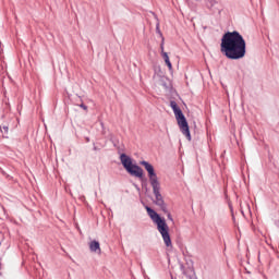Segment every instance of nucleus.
<instances>
[{
    "label": "nucleus",
    "instance_id": "obj_10",
    "mask_svg": "<svg viewBox=\"0 0 279 279\" xmlns=\"http://www.w3.org/2000/svg\"><path fill=\"white\" fill-rule=\"evenodd\" d=\"M165 215H167L168 220H170L171 222H173V217L171 216V213H169V211L167 210V213H165Z\"/></svg>",
    "mask_w": 279,
    "mask_h": 279
},
{
    "label": "nucleus",
    "instance_id": "obj_8",
    "mask_svg": "<svg viewBox=\"0 0 279 279\" xmlns=\"http://www.w3.org/2000/svg\"><path fill=\"white\" fill-rule=\"evenodd\" d=\"M161 57H163L165 64L168 66L169 71H172L173 65L171 64V60H170L168 52H163V54H161Z\"/></svg>",
    "mask_w": 279,
    "mask_h": 279
},
{
    "label": "nucleus",
    "instance_id": "obj_11",
    "mask_svg": "<svg viewBox=\"0 0 279 279\" xmlns=\"http://www.w3.org/2000/svg\"><path fill=\"white\" fill-rule=\"evenodd\" d=\"M0 130H1V132H5V133H8L9 132V126L8 125H2V126H0Z\"/></svg>",
    "mask_w": 279,
    "mask_h": 279
},
{
    "label": "nucleus",
    "instance_id": "obj_1",
    "mask_svg": "<svg viewBox=\"0 0 279 279\" xmlns=\"http://www.w3.org/2000/svg\"><path fill=\"white\" fill-rule=\"evenodd\" d=\"M220 51L229 59H243L246 53V43L238 31L227 32L221 38Z\"/></svg>",
    "mask_w": 279,
    "mask_h": 279
},
{
    "label": "nucleus",
    "instance_id": "obj_2",
    "mask_svg": "<svg viewBox=\"0 0 279 279\" xmlns=\"http://www.w3.org/2000/svg\"><path fill=\"white\" fill-rule=\"evenodd\" d=\"M141 165L144 166V169H146L148 173V179L150 182V185L153 187V192L155 194V204L161 208L163 213H168L167 205L165 203V199L162 198V195L160 194V183L158 181V177L156 174V171L154 170V166L149 163L148 161H141Z\"/></svg>",
    "mask_w": 279,
    "mask_h": 279
},
{
    "label": "nucleus",
    "instance_id": "obj_13",
    "mask_svg": "<svg viewBox=\"0 0 279 279\" xmlns=\"http://www.w3.org/2000/svg\"><path fill=\"white\" fill-rule=\"evenodd\" d=\"M1 269H2V263H1V260H0V271H1Z\"/></svg>",
    "mask_w": 279,
    "mask_h": 279
},
{
    "label": "nucleus",
    "instance_id": "obj_4",
    "mask_svg": "<svg viewBox=\"0 0 279 279\" xmlns=\"http://www.w3.org/2000/svg\"><path fill=\"white\" fill-rule=\"evenodd\" d=\"M170 107L172 108V110L175 114L178 124L181 129V133L187 138L189 142H191L190 125H189V122H187L185 116L182 112V109L180 107H178L175 101H171Z\"/></svg>",
    "mask_w": 279,
    "mask_h": 279
},
{
    "label": "nucleus",
    "instance_id": "obj_7",
    "mask_svg": "<svg viewBox=\"0 0 279 279\" xmlns=\"http://www.w3.org/2000/svg\"><path fill=\"white\" fill-rule=\"evenodd\" d=\"M89 248L92 252H95L98 255H101V246H100V242H97V240H93L89 243Z\"/></svg>",
    "mask_w": 279,
    "mask_h": 279
},
{
    "label": "nucleus",
    "instance_id": "obj_3",
    "mask_svg": "<svg viewBox=\"0 0 279 279\" xmlns=\"http://www.w3.org/2000/svg\"><path fill=\"white\" fill-rule=\"evenodd\" d=\"M146 211L151 221L157 225V229L160 232L161 238H163L165 245L170 248L173 247V244L171 242V235L169 233V227L166 219L161 218L156 213V210L151 209L150 207H146Z\"/></svg>",
    "mask_w": 279,
    "mask_h": 279
},
{
    "label": "nucleus",
    "instance_id": "obj_9",
    "mask_svg": "<svg viewBox=\"0 0 279 279\" xmlns=\"http://www.w3.org/2000/svg\"><path fill=\"white\" fill-rule=\"evenodd\" d=\"M157 32L158 34L160 35L161 37V45H160V48H161V56H163V53H167L165 51V37L162 36V33L160 32L159 27L157 26Z\"/></svg>",
    "mask_w": 279,
    "mask_h": 279
},
{
    "label": "nucleus",
    "instance_id": "obj_5",
    "mask_svg": "<svg viewBox=\"0 0 279 279\" xmlns=\"http://www.w3.org/2000/svg\"><path fill=\"white\" fill-rule=\"evenodd\" d=\"M128 172L137 179H142L144 175V171L138 165H132Z\"/></svg>",
    "mask_w": 279,
    "mask_h": 279
},
{
    "label": "nucleus",
    "instance_id": "obj_12",
    "mask_svg": "<svg viewBox=\"0 0 279 279\" xmlns=\"http://www.w3.org/2000/svg\"><path fill=\"white\" fill-rule=\"evenodd\" d=\"M80 107H81L83 110L87 111V106H86V105L81 104Z\"/></svg>",
    "mask_w": 279,
    "mask_h": 279
},
{
    "label": "nucleus",
    "instance_id": "obj_6",
    "mask_svg": "<svg viewBox=\"0 0 279 279\" xmlns=\"http://www.w3.org/2000/svg\"><path fill=\"white\" fill-rule=\"evenodd\" d=\"M120 160H121L122 165L124 166V168L126 169V171H129L133 165L132 159L129 156H126L125 154H122L120 156Z\"/></svg>",
    "mask_w": 279,
    "mask_h": 279
}]
</instances>
